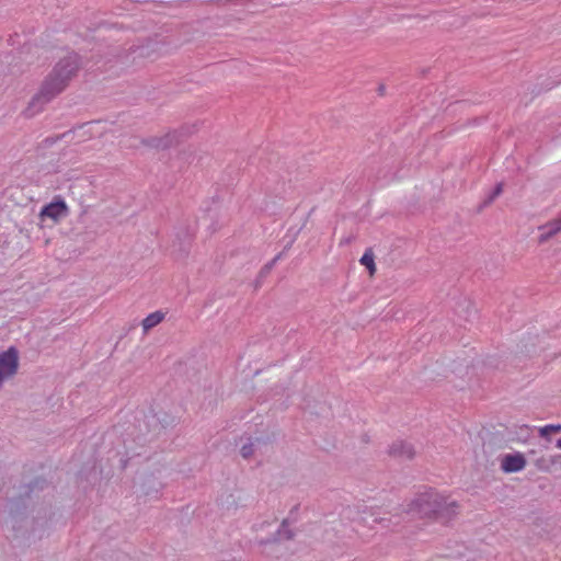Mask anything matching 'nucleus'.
Instances as JSON below:
<instances>
[{
    "mask_svg": "<svg viewBox=\"0 0 561 561\" xmlns=\"http://www.w3.org/2000/svg\"><path fill=\"white\" fill-rule=\"evenodd\" d=\"M79 67L80 57L76 53L68 54L65 58L60 59L44 80L39 91L30 101L26 114L33 116L42 112L47 103L64 91Z\"/></svg>",
    "mask_w": 561,
    "mask_h": 561,
    "instance_id": "1",
    "label": "nucleus"
},
{
    "mask_svg": "<svg viewBox=\"0 0 561 561\" xmlns=\"http://www.w3.org/2000/svg\"><path fill=\"white\" fill-rule=\"evenodd\" d=\"M457 502L449 501L448 497L440 495L434 489L428 488L416 496L409 504V513L420 517H435L437 519L449 520L457 514Z\"/></svg>",
    "mask_w": 561,
    "mask_h": 561,
    "instance_id": "2",
    "label": "nucleus"
},
{
    "mask_svg": "<svg viewBox=\"0 0 561 561\" xmlns=\"http://www.w3.org/2000/svg\"><path fill=\"white\" fill-rule=\"evenodd\" d=\"M19 366V355L15 347L11 346L7 351L0 352V387L3 381L13 376Z\"/></svg>",
    "mask_w": 561,
    "mask_h": 561,
    "instance_id": "3",
    "label": "nucleus"
},
{
    "mask_svg": "<svg viewBox=\"0 0 561 561\" xmlns=\"http://www.w3.org/2000/svg\"><path fill=\"white\" fill-rule=\"evenodd\" d=\"M68 213L69 210L66 202L61 197H58L50 202L49 204L45 205L42 208L39 216L43 218H50L51 220L57 222L61 218L68 216Z\"/></svg>",
    "mask_w": 561,
    "mask_h": 561,
    "instance_id": "4",
    "label": "nucleus"
},
{
    "mask_svg": "<svg viewBox=\"0 0 561 561\" xmlns=\"http://www.w3.org/2000/svg\"><path fill=\"white\" fill-rule=\"evenodd\" d=\"M525 467L526 459L520 453L505 455L501 465L502 470L507 473L519 472Z\"/></svg>",
    "mask_w": 561,
    "mask_h": 561,
    "instance_id": "5",
    "label": "nucleus"
},
{
    "mask_svg": "<svg viewBox=\"0 0 561 561\" xmlns=\"http://www.w3.org/2000/svg\"><path fill=\"white\" fill-rule=\"evenodd\" d=\"M540 234L538 237L539 243H545L558 233L561 232V213L559 216L545 225L538 227Z\"/></svg>",
    "mask_w": 561,
    "mask_h": 561,
    "instance_id": "6",
    "label": "nucleus"
},
{
    "mask_svg": "<svg viewBox=\"0 0 561 561\" xmlns=\"http://www.w3.org/2000/svg\"><path fill=\"white\" fill-rule=\"evenodd\" d=\"M293 537L294 533L289 529L288 520L284 519L276 534L272 538L260 541V545L278 547L283 540H290Z\"/></svg>",
    "mask_w": 561,
    "mask_h": 561,
    "instance_id": "7",
    "label": "nucleus"
},
{
    "mask_svg": "<svg viewBox=\"0 0 561 561\" xmlns=\"http://www.w3.org/2000/svg\"><path fill=\"white\" fill-rule=\"evenodd\" d=\"M414 454L413 446L404 440H396L389 447V455L399 459H411Z\"/></svg>",
    "mask_w": 561,
    "mask_h": 561,
    "instance_id": "8",
    "label": "nucleus"
},
{
    "mask_svg": "<svg viewBox=\"0 0 561 561\" xmlns=\"http://www.w3.org/2000/svg\"><path fill=\"white\" fill-rule=\"evenodd\" d=\"M164 319V313L162 311H154L152 313H149L144 320H142V329L144 332H148L150 329L158 325L162 320Z\"/></svg>",
    "mask_w": 561,
    "mask_h": 561,
    "instance_id": "9",
    "label": "nucleus"
},
{
    "mask_svg": "<svg viewBox=\"0 0 561 561\" xmlns=\"http://www.w3.org/2000/svg\"><path fill=\"white\" fill-rule=\"evenodd\" d=\"M359 262L363 265H365L370 271V273H373L375 271L374 256L370 253L365 252L363 254V256L360 257Z\"/></svg>",
    "mask_w": 561,
    "mask_h": 561,
    "instance_id": "10",
    "label": "nucleus"
},
{
    "mask_svg": "<svg viewBox=\"0 0 561 561\" xmlns=\"http://www.w3.org/2000/svg\"><path fill=\"white\" fill-rule=\"evenodd\" d=\"M240 453H241V456L243 458H245V459L251 457L253 455V453H254V444L252 442H249V443L244 444L241 447Z\"/></svg>",
    "mask_w": 561,
    "mask_h": 561,
    "instance_id": "11",
    "label": "nucleus"
},
{
    "mask_svg": "<svg viewBox=\"0 0 561 561\" xmlns=\"http://www.w3.org/2000/svg\"><path fill=\"white\" fill-rule=\"evenodd\" d=\"M279 257H280V254L276 255L271 262L266 263L264 265V267L262 268L260 276L261 277L266 276L271 272V270L273 268L275 263L279 260Z\"/></svg>",
    "mask_w": 561,
    "mask_h": 561,
    "instance_id": "12",
    "label": "nucleus"
},
{
    "mask_svg": "<svg viewBox=\"0 0 561 561\" xmlns=\"http://www.w3.org/2000/svg\"><path fill=\"white\" fill-rule=\"evenodd\" d=\"M279 257H280V254L276 255L271 262L266 263L264 265V267L262 268L260 276L261 277L266 276L271 272V270L273 268L275 263L279 260Z\"/></svg>",
    "mask_w": 561,
    "mask_h": 561,
    "instance_id": "13",
    "label": "nucleus"
},
{
    "mask_svg": "<svg viewBox=\"0 0 561 561\" xmlns=\"http://www.w3.org/2000/svg\"><path fill=\"white\" fill-rule=\"evenodd\" d=\"M174 138V135H167L165 139H159L157 144H154L158 148H167L172 144V139Z\"/></svg>",
    "mask_w": 561,
    "mask_h": 561,
    "instance_id": "14",
    "label": "nucleus"
},
{
    "mask_svg": "<svg viewBox=\"0 0 561 561\" xmlns=\"http://www.w3.org/2000/svg\"><path fill=\"white\" fill-rule=\"evenodd\" d=\"M503 192V184L497 183L495 187L493 188L492 193L490 194L488 202H493L501 193Z\"/></svg>",
    "mask_w": 561,
    "mask_h": 561,
    "instance_id": "15",
    "label": "nucleus"
},
{
    "mask_svg": "<svg viewBox=\"0 0 561 561\" xmlns=\"http://www.w3.org/2000/svg\"><path fill=\"white\" fill-rule=\"evenodd\" d=\"M44 484H46L45 480H35L32 484L28 485V493H32L35 491V489H44Z\"/></svg>",
    "mask_w": 561,
    "mask_h": 561,
    "instance_id": "16",
    "label": "nucleus"
},
{
    "mask_svg": "<svg viewBox=\"0 0 561 561\" xmlns=\"http://www.w3.org/2000/svg\"><path fill=\"white\" fill-rule=\"evenodd\" d=\"M551 425H546L543 427H540L539 433L542 437H546L551 432Z\"/></svg>",
    "mask_w": 561,
    "mask_h": 561,
    "instance_id": "17",
    "label": "nucleus"
},
{
    "mask_svg": "<svg viewBox=\"0 0 561 561\" xmlns=\"http://www.w3.org/2000/svg\"><path fill=\"white\" fill-rule=\"evenodd\" d=\"M58 139H59V137H56V138H46V139H45V142H46L47 145H53V144H55Z\"/></svg>",
    "mask_w": 561,
    "mask_h": 561,
    "instance_id": "18",
    "label": "nucleus"
},
{
    "mask_svg": "<svg viewBox=\"0 0 561 561\" xmlns=\"http://www.w3.org/2000/svg\"><path fill=\"white\" fill-rule=\"evenodd\" d=\"M551 425V432H558L561 430V426L560 425H553V424H550Z\"/></svg>",
    "mask_w": 561,
    "mask_h": 561,
    "instance_id": "19",
    "label": "nucleus"
},
{
    "mask_svg": "<svg viewBox=\"0 0 561 561\" xmlns=\"http://www.w3.org/2000/svg\"><path fill=\"white\" fill-rule=\"evenodd\" d=\"M556 447L561 449V438L557 439Z\"/></svg>",
    "mask_w": 561,
    "mask_h": 561,
    "instance_id": "20",
    "label": "nucleus"
}]
</instances>
